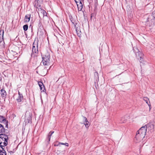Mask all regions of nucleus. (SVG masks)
<instances>
[{"label": "nucleus", "instance_id": "obj_1", "mask_svg": "<svg viewBox=\"0 0 155 155\" xmlns=\"http://www.w3.org/2000/svg\"><path fill=\"white\" fill-rule=\"evenodd\" d=\"M133 50L135 54L136 58L140 61L141 66V63L143 64L142 61H143V54L141 52L139 51L137 47H133Z\"/></svg>", "mask_w": 155, "mask_h": 155}, {"label": "nucleus", "instance_id": "obj_2", "mask_svg": "<svg viewBox=\"0 0 155 155\" xmlns=\"http://www.w3.org/2000/svg\"><path fill=\"white\" fill-rule=\"evenodd\" d=\"M50 56L49 53L46 52L42 57V62L44 65H49L50 63Z\"/></svg>", "mask_w": 155, "mask_h": 155}, {"label": "nucleus", "instance_id": "obj_3", "mask_svg": "<svg viewBox=\"0 0 155 155\" xmlns=\"http://www.w3.org/2000/svg\"><path fill=\"white\" fill-rule=\"evenodd\" d=\"M8 137L7 135L4 134H0V145L6 146L8 144Z\"/></svg>", "mask_w": 155, "mask_h": 155}, {"label": "nucleus", "instance_id": "obj_4", "mask_svg": "<svg viewBox=\"0 0 155 155\" xmlns=\"http://www.w3.org/2000/svg\"><path fill=\"white\" fill-rule=\"evenodd\" d=\"M145 136L144 135L140 134L139 132L137 131L134 141L136 143L140 142L143 139Z\"/></svg>", "mask_w": 155, "mask_h": 155}, {"label": "nucleus", "instance_id": "obj_5", "mask_svg": "<svg viewBox=\"0 0 155 155\" xmlns=\"http://www.w3.org/2000/svg\"><path fill=\"white\" fill-rule=\"evenodd\" d=\"M38 40H35L33 44L32 53L35 54H37L38 53Z\"/></svg>", "mask_w": 155, "mask_h": 155}, {"label": "nucleus", "instance_id": "obj_6", "mask_svg": "<svg viewBox=\"0 0 155 155\" xmlns=\"http://www.w3.org/2000/svg\"><path fill=\"white\" fill-rule=\"evenodd\" d=\"M145 126L147 127V130H150L151 131H153L154 129V125L153 122H150Z\"/></svg>", "mask_w": 155, "mask_h": 155}, {"label": "nucleus", "instance_id": "obj_7", "mask_svg": "<svg viewBox=\"0 0 155 155\" xmlns=\"http://www.w3.org/2000/svg\"><path fill=\"white\" fill-rule=\"evenodd\" d=\"M147 130V127L145 126H144L142 127L140 129L137 131L139 132L140 134L144 135L145 136Z\"/></svg>", "mask_w": 155, "mask_h": 155}, {"label": "nucleus", "instance_id": "obj_8", "mask_svg": "<svg viewBox=\"0 0 155 155\" xmlns=\"http://www.w3.org/2000/svg\"><path fill=\"white\" fill-rule=\"evenodd\" d=\"M0 94L2 98L5 100L7 96V93L3 89H2L0 90Z\"/></svg>", "mask_w": 155, "mask_h": 155}, {"label": "nucleus", "instance_id": "obj_9", "mask_svg": "<svg viewBox=\"0 0 155 155\" xmlns=\"http://www.w3.org/2000/svg\"><path fill=\"white\" fill-rule=\"evenodd\" d=\"M83 124L85 125L86 127L88 128L90 124L89 122L87 120V118L84 116H83Z\"/></svg>", "mask_w": 155, "mask_h": 155}, {"label": "nucleus", "instance_id": "obj_10", "mask_svg": "<svg viewBox=\"0 0 155 155\" xmlns=\"http://www.w3.org/2000/svg\"><path fill=\"white\" fill-rule=\"evenodd\" d=\"M31 117L30 114L28 116H27V115L26 114H25V121L26 124H28L29 123H31Z\"/></svg>", "mask_w": 155, "mask_h": 155}, {"label": "nucleus", "instance_id": "obj_11", "mask_svg": "<svg viewBox=\"0 0 155 155\" xmlns=\"http://www.w3.org/2000/svg\"><path fill=\"white\" fill-rule=\"evenodd\" d=\"M4 122L6 124L5 127L8 128V121L6 120L5 117L2 116H0V122Z\"/></svg>", "mask_w": 155, "mask_h": 155}, {"label": "nucleus", "instance_id": "obj_12", "mask_svg": "<svg viewBox=\"0 0 155 155\" xmlns=\"http://www.w3.org/2000/svg\"><path fill=\"white\" fill-rule=\"evenodd\" d=\"M54 133V131H51L48 134V135L46 140V141L47 142V143H48L50 141L51 136Z\"/></svg>", "mask_w": 155, "mask_h": 155}, {"label": "nucleus", "instance_id": "obj_13", "mask_svg": "<svg viewBox=\"0 0 155 155\" xmlns=\"http://www.w3.org/2000/svg\"><path fill=\"white\" fill-rule=\"evenodd\" d=\"M38 84L40 87V90H42L43 91H44V90H45V89L43 83L41 81H39L38 82Z\"/></svg>", "mask_w": 155, "mask_h": 155}, {"label": "nucleus", "instance_id": "obj_14", "mask_svg": "<svg viewBox=\"0 0 155 155\" xmlns=\"http://www.w3.org/2000/svg\"><path fill=\"white\" fill-rule=\"evenodd\" d=\"M30 17V14L27 15L25 16L24 19L25 23H27L29 21Z\"/></svg>", "mask_w": 155, "mask_h": 155}, {"label": "nucleus", "instance_id": "obj_15", "mask_svg": "<svg viewBox=\"0 0 155 155\" xmlns=\"http://www.w3.org/2000/svg\"><path fill=\"white\" fill-rule=\"evenodd\" d=\"M78 6V9L79 11H81L82 10L83 8V4L82 1L79 2V3L77 4Z\"/></svg>", "mask_w": 155, "mask_h": 155}, {"label": "nucleus", "instance_id": "obj_16", "mask_svg": "<svg viewBox=\"0 0 155 155\" xmlns=\"http://www.w3.org/2000/svg\"><path fill=\"white\" fill-rule=\"evenodd\" d=\"M76 31L77 35L79 37H81V32L79 28H77L76 29Z\"/></svg>", "mask_w": 155, "mask_h": 155}, {"label": "nucleus", "instance_id": "obj_17", "mask_svg": "<svg viewBox=\"0 0 155 155\" xmlns=\"http://www.w3.org/2000/svg\"><path fill=\"white\" fill-rule=\"evenodd\" d=\"M43 29V27L40 21H38V31H39V30H41Z\"/></svg>", "mask_w": 155, "mask_h": 155}, {"label": "nucleus", "instance_id": "obj_18", "mask_svg": "<svg viewBox=\"0 0 155 155\" xmlns=\"http://www.w3.org/2000/svg\"><path fill=\"white\" fill-rule=\"evenodd\" d=\"M5 129L2 125L0 124V134L5 132Z\"/></svg>", "mask_w": 155, "mask_h": 155}, {"label": "nucleus", "instance_id": "obj_19", "mask_svg": "<svg viewBox=\"0 0 155 155\" xmlns=\"http://www.w3.org/2000/svg\"><path fill=\"white\" fill-rule=\"evenodd\" d=\"M94 78L97 81L99 80V75L98 72L97 71H95L94 73Z\"/></svg>", "mask_w": 155, "mask_h": 155}, {"label": "nucleus", "instance_id": "obj_20", "mask_svg": "<svg viewBox=\"0 0 155 155\" xmlns=\"http://www.w3.org/2000/svg\"><path fill=\"white\" fill-rule=\"evenodd\" d=\"M23 97L22 95H20L18 96V98L16 99V100L18 102H21L23 99Z\"/></svg>", "mask_w": 155, "mask_h": 155}, {"label": "nucleus", "instance_id": "obj_21", "mask_svg": "<svg viewBox=\"0 0 155 155\" xmlns=\"http://www.w3.org/2000/svg\"><path fill=\"white\" fill-rule=\"evenodd\" d=\"M127 117L124 116L122 117L121 119V122L122 123H125L127 120Z\"/></svg>", "mask_w": 155, "mask_h": 155}, {"label": "nucleus", "instance_id": "obj_22", "mask_svg": "<svg viewBox=\"0 0 155 155\" xmlns=\"http://www.w3.org/2000/svg\"><path fill=\"white\" fill-rule=\"evenodd\" d=\"M40 13H41L43 15V16H45L47 15V13L43 9H40Z\"/></svg>", "mask_w": 155, "mask_h": 155}, {"label": "nucleus", "instance_id": "obj_23", "mask_svg": "<svg viewBox=\"0 0 155 155\" xmlns=\"http://www.w3.org/2000/svg\"><path fill=\"white\" fill-rule=\"evenodd\" d=\"M40 9H42L41 8V6L40 5H39L38 7L37 6L36 8V11L39 14L40 11H39Z\"/></svg>", "mask_w": 155, "mask_h": 155}, {"label": "nucleus", "instance_id": "obj_24", "mask_svg": "<svg viewBox=\"0 0 155 155\" xmlns=\"http://www.w3.org/2000/svg\"><path fill=\"white\" fill-rule=\"evenodd\" d=\"M28 25L27 24L24 25L23 26V28L24 31H26L28 30Z\"/></svg>", "mask_w": 155, "mask_h": 155}, {"label": "nucleus", "instance_id": "obj_25", "mask_svg": "<svg viewBox=\"0 0 155 155\" xmlns=\"http://www.w3.org/2000/svg\"><path fill=\"white\" fill-rule=\"evenodd\" d=\"M4 33V31L3 30H0V35H1V36L2 37V39H3V35Z\"/></svg>", "mask_w": 155, "mask_h": 155}, {"label": "nucleus", "instance_id": "obj_26", "mask_svg": "<svg viewBox=\"0 0 155 155\" xmlns=\"http://www.w3.org/2000/svg\"><path fill=\"white\" fill-rule=\"evenodd\" d=\"M0 155H6V151L5 150L0 152Z\"/></svg>", "mask_w": 155, "mask_h": 155}, {"label": "nucleus", "instance_id": "obj_27", "mask_svg": "<svg viewBox=\"0 0 155 155\" xmlns=\"http://www.w3.org/2000/svg\"><path fill=\"white\" fill-rule=\"evenodd\" d=\"M5 146H3V145H0V152L2 151L3 150H4V148H3V147H5Z\"/></svg>", "mask_w": 155, "mask_h": 155}, {"label": "nucleus", "instance_id": "obj_28", "mask_svg": "<svg viewBox=\"0 0 155 155\" xmlns=\"http://www.w3.org/2000/svg\"><path fill=\"white\" fill-rule=\"evenodd\" d=\"M143 100L144 101L146 102L147 101H149V99L147 97H143Z\"/></svg>", "mask_w": 155, "mask_h": 155}, {"label": "nucleus", "instance_id": "obj_29", "mask_svg": "<svg viewBox=\"0 0 155 155\" xmlns=\"http://www.w3.org/2000/svg\"><path fill=\"white\" fill-rule=\"evenodd\" d=\"M60 143V144L64 145L67 147H68V144L67 143Z\"/></svg>", "mask_w": 155, "mask_h": 155}, {"label": "nucleus", "instance_id": "obj_30", "mask_svg": "<svg viewBox=\"0 0 155 155\" xmlns=\"http://www.w3.org/2000/svg\"><path fill=\"white\" fill-rule=\"evenodd\" d=\"M36 1H37V2L42 3L43 2V0H35Z\"/></svg>", "mask_w": 155, "mask_h": 155}, {"label": "nucleus", "instance_id": "obj_31", "mask_svg": "<svg viewBox=\"0 0 155 155\" xmlns=\"http://www.w3.org/2000/svg\"><path fill=\"white\" fill-rule=\"evenodd\" d=\"M75 2L76 3V4L79 3V2L82 1L81 0H74Z\"/></svg>", "mask_w": 155, "mask_h": 155}, {"label": "nucleus", "instance_id": "obj_32", "mask_svg": "<svg viewBox=\"0 0 155 155\" xmlns=\"http://www.w3.org/2000/svg\"><path fill=\"white\" fill-rule=\"evenodd\" d=\"M152 15L154 16V19H155V10L152 13Z\"/></svg>", "mask_w": 155, "mask_h": 155}, {"label": "nucleus", "instance_id": "obj_33", "mask_svg": "<svg viewBox=\"0 0 155 155\" xmlns=\"http://www.w3.org/2000/svg\"><path fill=\"white\" fill-rule=\"evenodd\" d=\"M2 37L1 36V35H0V42L1 43L2 41H3V40L2 39Z\"/></svg>", "mask_w": 155, "mask_h": 155}, {"label": "nucleus", "instance_id": "obj_34", "mask_svg": "<svg viewBox=\"0 0 155 155\" xmlns=\"http://www.w3.org/2000/svg\"><path fill=\"white\" fill-rule=\"evenodd\" d=\"M146 102V103L147 104L149 107L150 106V101H149V102H148V101Z\"/></svg>", "mask_w": 155, "mask_h": 155}, {"label": "nucleus", "instance_id": "obj_35", "mask_svg": "<svg viewBox=\"0 0 155 155\" xmlns=\"http://www.w3.org/2000/svg\"><path fill=\"white\" fill-rule=\"evenodd\" d=\"M60 144V143H58V144H55L54 145V146H59Z\"/></svg>", "mask_w": 155, "mask_h": 155}, {"label": "nucleus", "instance_id": "obj_36", "mask_svg": "<svg viewBox=\"0 0 155 155\" xmlns=\"http://www.w3.org/2000/svg\"><path fill=\"white\" fill-rule=\"evenodd\" d=\"M93 15V14L92 13L91 14V18H92V17Z\"/></svg>", "mask_w": 155, "mask_h": 155}, {"label": "nucleus", "instance_id": "obj_37", "mask_svg": "<svg viewBox=\"0 0 155 155\" xmlns=\"http://www.w3.org/2000/svg\"><path fill=\"white\" fill-rule=\"evenodd\" d=\"M18 95H19V96H20V95H22V94H21L19 92H18Z\"/></svg>", "mask_w": 155, "mask_h": 155}, {"label": "nucleus", "instance_id": "obj_38", "mask_svg": "<svg viewBox=\"0 0 155 155\" xmlns=\"http://www.w3.org/2000/svg\"><path fill=\"white\" fill-rule=\"evenodd\" d=\"M10 152L11 153H13V152L12 151H11L10 152Z\"/></svg>", "mask_w": 155, "mask_h": 155}]
</instances>
